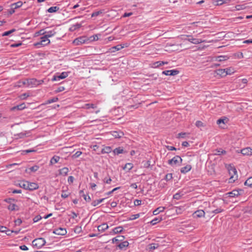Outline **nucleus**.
Returning <instances> with one entry per match:
<instances>
[{"instance_id":"f257e3e1","label":"nucleus","mask_w":252,"mask_h":252,"mask_svg":"<svg viewBox=\"0 0 252 252\" xmlns=\"http://www.w3.org/2000/svg\"><path fill=\"white\" fill-rule=\"evenodd\" d=\"M225 167L227 169L229 174L230 176V179L233 181L235 180L234 176L236 175L235 178H237V170L234 166L232 164H225Z\"/></svg>"},{"instance_id":"f03ea898","label":"nucleus","mask_w":252,"mask_h":252,"mask_svg":"<svg viewBox=\"0 0 252 252\" xmlns=\"http://www.w3.org/2000/svg\"><path fill=\"white\" fill-rule=\"evenodd\" d=\"M50 43V40L47 37V36L44 35L40 38V41L35 43L34 45L37 48H40L48 45Z\"/></svg>"},{"instance_id":"7ed1b4c3","label":"nucleus","mask_w":252,"mask_h":252,"mask_svg":"<svg viewBox=\"0 0 252 252\" xmlns=\"http://www.w3.org/2000/svg\"><path fill=\"white\" fill-rule=\"evenodd\" d=\"M32 243L33 246L36 247L37 249H40L45 245L46 241L43 238H38L33 240Z\"/></svg>"},{"instance_id":"20e7f679","label":"nucleus","mask_w":252,"mask_h":252,"mask_svg":"<svg viewBox=\"0 0 252 252\" xmlns=\"http://www.w3.org/2000/svg\"><path fill=\"white\" fill-rule=\"evenodd\" d=\"M156 162L155 158H150L144 160L141 162V167L144 168H150L153 166Z\"/></svg>"},{"instance_id":"39448f33","label":"nucleus","mask_w":252,"mask_h":252,"mask_svg":"<svg viewBox=\"0 0 252 252\" xmlns=\"http://www.w3.org/2000/svg\"><path fill=\"white\" fill-rule=\"evenodd\" d=\"M126 153H127V151L123 147H118L112 151V155L114 156H118L120 154Z\"/></svg>"},{"instance_id":"423d86ee","label":"nucleus","mask_w":252,"mask_h":252,"mask_svg":"<svg viewBox=\"0 0 252 252\" xmlns=\"http://www.w3.org/2000/svg\"><path fill=\"white\" fill-rule=\"evenodd\" d=\"M68 76V73L66 72H63L61 73H57L55 75L52 79V81H59L61 79L65 78Z\"/></svg>"},{"instance_id":"0eeeda50","label":"nucleus","mask_w":252,"mask_h":252,"mask_svg":"<svg viewBox=\"0 0 252 252\" xmlns=\"http://www.w3.org/2000/svg\"><path fill=\"white\" fill-rule=\"evenodd\" d=\"M41 82H42V81H39L34 78L27 80V83L28 84V86H31L32 87L41 84Z\"/></svg>"},{"instance_id":"6e6552de","label":"nucleus","mask_w":252,"mask_h":252,"mask_svg":"<svg viewBox=\"0 0 252 252\" xmlns=\"http://www.w3.org/2000/svg\"><path fill=\"white\" fill-rule=\"evenodd\" d=\"M96 105L93 103L80 104V109H90V108H96Z\"/></svg>"},{"instance_id":"1a4fd4ad","label":"nucleus","mask_w":252,"mask_h":252,"mask_svg":"<svg viewBox=\"0 0 252 252\" xmlns=\"http://www.w3.org/2000/svg\"><path fill=\"white\" fill-rule=\"evenodd\" d=\"M187 36L188 37V38L185 39V40H187L193 44H198L203 42L201 39L193 38L191 35H187Z\"/></svg>"},{"instance_id":"9d476101","label":"nucleus","mask_w":252,"mask_h":252,"mask_svg":"<svg viewBox=\"0 0 252 252\" xmlns=\"http://www.w3.org/2000/svg\"><path fill=\"white\" fill-rule=\"evenodd\" d=\"M128 44H127V43L124 44L123 45H122V44L117 45L115 46H113V47H111L110 49V52L112 53V52H115L116 51L120 50L121 49H123L125 47H128Z\"/></svg>"},{"instance_id":"9b49d317","label":"nucleus","mask_w":252,"mask_h":252,"mask_svg":"<svg viewBox=\"0 0 252 252\" xmlns=\"http://www.w3.org/2000/svg\"><path fill=\"white\" fill-rule=\"evenodd\" d=\"M53 233L58 235H64L66 233V230L64 228L59 227L55 228L53 230Z\"/></svg>"},{"instance_id":"f8f14e48","label":"nucleus","mask_w":252,"mask_h":252,"mask_svg":"<svg viewBox=\"0 0 252 252\" xmlns=\"http://www.w3.org/2000/svg\"><path fill=\"white\" fill-rule=\"evenodd\" d=\"M179 73V70L177 69L168 70L162 71V73L165 75L175 76Z\"/></svg>"},{"instance_id":"ddd939ff","label":"nucleus","mask_w":252,"mask_h":252,"mask_svg":"<svg viewBox=\"0 0 252 252\" xmlns=\"http://www.w3.org/2000/svg\"><path fill=\"white\" fill-rule=\"evenodd\" d=\"M43 31V30H41L40 31V33L41 34H45V35L46 36H47V37L48 38L49 37H51L53 36H54L56 32H55V30H50V31H45V32H43L42 33V32Z\"/></svg>"},{"instance_id":"4468645a","label":"nucleus","mask_w":252,"mask_h":252,"mask_svg":"<svg viewBox=\"0 0 252 252\" xmlns=\"http://www.w3.org/2000/svg\"><path fill=\"white\" fill-rule=\"evenodd\" d=\"M167 62L158 61L151 63V66L153 68H157L164 64H167Z\"/></svg>"},{"instance_id":"2eb2a0df","label":"nucleus","mask_w":252,"mask_h":252,"mask_svg":"<svg viewBox=\"0 0 252 252\" xmlns=\"http://www.w3.org/2000/svg\"><path fill=\"white\" fill-rule=\"evenodd\" d=\"M28 190H33L38 189L39 188V186L37 183H31L29 182L28 183Z\"/></svg>"},{"instance_id":"dca6fc26","label":"nucleus","mask_w":252,"mask_h":252,"mask_svg":"<svg viewBox=\"0 0 252 252\" xmlns=\"http://www.w3.org/2000/svg\"><path fill=\"white\" fill-rule=\"evenodd\" d=\"M241 153L244 156H252V149L250 147L244 148L241 150Z\"/></svg>"},{"instance_id":"f3484780","label":"nucleus","mask_w":252,"mask_h":252,"mask_svg":"<svg viewBox=\"0 0 252 252\" xmlns=\"http://www.w3.org/2000/svg\"><path fill=\"white\" fill-rule=\"evenodd\" d=\"M26 108V104L24 103H21L19 105H17L11 108V111H15V110H22Z\"/></svg>"},{"instance_id":"a211bd4d","label":"nucleus","mask_w":252,"mask_h":252,"mask_svg":"<svg viewBox=\"0 0 252 252\" xmlns=\"http://www.w3.org/2000/svg\"><path fill=\"white\" fill-rule=\"evenodd\" d=\"M124 237L122 235H119L112 239V243L119 244L120 242L123 241Z\"/></svg>"},{"instance_id":"6ab92c4d","label":"nucleus","mask_w":252,"mask_h":252,"mask_svg":"<svg viewBox=\"0 0 252 252\" xmlns=\"http://www.w3.org/2000/svg\"><path fill=\"white\" fill-rule=\"evenodd\" d=\"M108 228V225H107V224L104 223H102V224L98 225L97 227V229H98V231L103 232L106 229H107Z\"/></svg>"},{"instance_id":"aec40b11","label":"nucleus","mask_w":252,"mask_h":252,"mask_svg":"<svg viewBox=\"0 0 252 252\" xmlns=\"http://www.w3.org/2000/svg\"><path fill=\"white\" fill-rule=\"evenodd\" d=\"M229 197H234L240 195L239 192L237 190H233L232 191L227 193Z\"/></svg>"},{"instance_id":"412c9836","label":"nucleus","mask_w":252,"mask_h":252,"mask_svg":"<svg viewBox=\"0 0 252 252\" xmlns=\"http://www.w3.org/2000/svg\"><path fill=\"white\" fill-rule=\"evenodd\" d=\"M205 212L202 210H199L195 211L194 213V215L197 218H201L202 217H204Z\"/></svg>"},{"instance_id":"4be33fe9","label":"nucleus","mask_w":252,"mask_h":252,"mask_svg":"<svg viewBox=\"0 0 252 252\" xmlns=\"http://www.w3.org/2000/svg\"><path fill=\"white\" fill-rule=\"evenodd\" d=\"M226 153V151L222 150V149H217L213 152V155L220 156L221 155H224Z\"/></svg>"},{"instance_id":"5701e85b","label":"nucleus","mask_w":252,"mask_h":252,"mask_svg":"<svg viewBox=\"0 0 252 252\" xmlns=\"http://www.w3.org/2000/svg\"><path fill=\"white\" fill-rule=\"evenodd\" d=\"M129 245V243L127 241H124L118 245L119 249L121 250H123L126 247H127Z\"/></svg>"},{"instance_id":"b1692460","label":"nucleus","mask_w":252,"mask_h":252,"mask_svg":"<svg viewBox=\"0 0 252 252\" xmlns=\"http://www.w3.org/2000/svg\"><path fill=\"white\" fill-rule=\"evenodd\" d=\"M191 166L190 165H187L186 166L181 168V172L185 174L190 170Z\"/></svg>"},{"instance_id":"393cba45","label":"nucleus","mask_w":252,"mask_h":252,"mask_svg":"<svg viewBox=\"0 0 252 252\" xmlns=\"http://www.w3.org/2000/svg\"><path fill=\"white\" fill-rule=\"evenodd\" d=\"M215 72L217 75H220L221 77H224L226 76L225 69H217L215 71Z\"/></svg>"},{"instance_id":"a878e982","label":"nucleus","mask_w":252,"mask_h":252,"mask_svg":"<svg viewBox=\"0 0 252 252\" xmlns=\"http://www.w3.org/2000/svg\"><path fill=\"white\" fill-rule=\"evenodd\" d=\"M28 181H21L20 182L19 184H18V186L20 187V188H23L25 189H28Z\"/></svg>"},{"instance_id":"bb28decb","label":"nucleus","mask_w":252,"mask_h":252,"mask_svg":"<svg viewBox=\"0 0 252 252\" xmlns=\"http://www.w3.org/2000/svg\"><path fill=\"white\" fill-rule=\"evenodd\" d=\"M165 209V207H159L158 208H157L156 209H155L154 211H153V214L154 215H157L160 212H162L164 211Z\"/></svg>"},{"instance_id":"cd10ccee","label":"nucleus","mask_w":252,"mask_h":252,"mask_svg":"<svg viewBox=\"0 0 252 252\" xmlns=\"http://www.w3.org/2000/svg\"><path fill=\"white\" fill-rule=\"evenodd\" d=\"M68 172V169L67 167H63L62 169L59 170V174L63 176L67 175Z\"/></svg>"},{"instance_id":"c85d7f7f","label":"nucleus","mask_w":252,"mask_h":252,"mask_svg":"<svg viewBox=\"0 0 252 252\" xmlns=\"http://www.w3.org/2000/svg\"><path fill=\"white\" fill-rule=\"evenodd\" d=\"M22 2L20 1L14 3L11 5L12 9H15L17 8H19L22 5Z\"/></svg>"},{"instance_id":"c756f323","label":"nucleus","mask_w":252,"mask_h":252,"mask_svg":"<svg viewBox=\"0 0 252 252\" xmlns=\"http://www.w3.org/2000/svg\"><path fill=\"white\" fill-rule=\"evenodd\" d=\"M113 135L115 138H121V137L123 136L124 133L123 132H122V131L118 132V131H113Z\"/></svg>"},{"instance_id":"7c9ffc66","label":"nucleus","mask_w":252,"mask_h":252,"mask_svg":"<svg viewBox=\"0 0 252 252\" xmlns=\"http://www.w3.org/2000/svg\"><path fill=\"white\" fill-rule=\"evenodd\" d=\"M8 209L10 211H15L18 210V207L15 204H10L7 207Z\"/></svg>"},{"instance_id":"2f4dec72","label":"nucleus","mask_w":252,"mask_h":252,"mask_svg":"<svg viewBox=\"0 0 252 252\" xmlns=\"http://www.w3.org/2000/svg\"><path fill=\"white\" fill-rule=\"evenodd\" d=\"M59 10V7L58 6H52L47 9V12L49 13H53Z\"/></svg>"},{"instance_id":"473e14b6","label":"nucleus","mask_w":252,"mask_h":252,"mask_svg":"<svg viewBox=\"0 0 252 252\" xmlns=\"http://www.w3.org/2000/svg\"><path fill=\"white\" fill-rule=\"evenodd\" d=\"M225 72L226 76L227 75H231L233 74L235 72V71L233 68L229 67L225 69Z\"/></svg>"},{"instance_id":"72a5a7b5","label":"nucleus","mask_w":252,"mask_h":252,"mask_svg":"<svg viewBox=\"0 0 252 252\" xmlns=\"http://www.w3.org/2000/svg\"><path fill=\"white\" fill-rule=\"evenodd\" d=\"M244 185L252 188V177L249 178L245 182Z\"/></svg>"},{"instance_id":"f704fd0d","label":"nucleus","mask_w":252,"mask_h":252,"mask_svg":"<svg viewBox=\"0 0 252 252\" xmlns=\"http://www.w3.org/2000/svg\"><path fill=\"white\" fill-rule=\"evenodd\" d=\"M133 167V164L131 163H126L125 166L123 167L124 170L129 171Z\"/></svg>"},{"instance_id":"c9c22d12","label":"nucleus","mask_w":252,"mask_h":252,"mask_svg":"<svg viewBox=\"0 0 252 252\" xmlns=\"http://www.w3.org/2000/svg\"><path fill=\"white\" fill-rule=\"evenodd\" d=\"M123 228L122 226H118L114 228L113 230L115 234L121 233L123 231Z\"/></svg>"},{"instance_id":"e433bc0d","label":"nucleus","mask_w":252,"mask_h":252,"mask_svg":"<svg viewBox=\"0 0 252 252\" xmlns=\"http://www.w3.org/2000/svg\"><path fill=\"white\" fill-rule=\"evenodd\" d=\"M104 199H105V198H102L100 199L94 200L92 202V205L93 206H96V205H98L99 203H101Z\"/></svg>"},{"instance_id":"4c0bfd02","label":"nucleus","mask_w":252,"mask_h":252,"mask_svg":"<svg viewBox=\"0 0 252 252\" xmlns=\"http://www.w3.org/2000/svg\"><path fill=\"white\" fill-rule=\"evenodd\" d=\"M101 36L100 34H96L91 36L90 38V40L91 41H97L99 37Z\"/></svg>"},{"instance_id":"58836bf2","label":"nucleus","mask_w":252,"mask_h":252,"mask_svg":"<svg viewBox=\"0 0 252 252\" xmlns=\"http://www.w3.org/2000/svg\"><path fill=\"white\" fill-rule=\"evenodd\" d=\"M183 195V194L181 192H177L173 195V198L176 200H179Z\"/></svg>"},{"instance_id":"ea45409f","label":"nucleus","mask_w":252,"mask_h":252,"mask_svg":"<svg viewBox=\"0 0 252 252\" xmlns=\"http://www.w3.org/2000/svg\"><path fill=\"white\" fill-rule=\"evenodd\" d=\"M161 220H162L161 218H156L151 221V223L152 225H155L158 222H160Z\"/></svg>"},{"instance_id":"a19ab883","label":"nucleus","mask_w":252,"mask_h":252,"mask_svg":"<svg viewBox=\"0 0 252 252\" xmlns=\"http://www.w3.org/2000/svg\"><path fill=\"white\" fill-rule=\"evenodd\" d=\"M16 31L15 29H13L9 31H6V32H4L2 34V36H8L9 35V34H10L11 33H13V32H14L15 31Z\"/></svg>"},{"instance_id":"79ce46f5","label":"nucleus","mask_w":252,"mask_h":252,"mask_svg":"<svg viewBox=\"0 0 252 252\" xmlns=\"http://www.w3.org/2000/svg\"><path fill=\"white\" fill-rule=\"evenodd\" d=\"M149 249L150 250H153L157 248H158L159 247L158 244H155V243H152L150 245Z\"/></svg>"},{"instance_id":"37998d69","label":"nucleus","mask_w":252,"mask_h":252,"mask_svg":"<svg viewBox=\"0 0 252 252\" xmlns=\"http://www.w3.org/2000/svg\"><path fill=\"white\" fill-rule=\"evenodd\" d=\"M32 151H32V150H24V151L19 152H18V154H19L18 156H25L26 154L31 152H32Z\"/></svg>"},{"instance_id":"c03bdc74","label":"nucleus","mask_w":252,"mask_h":252,"mask_svg":"<svg viewBox=\"0 0 252 252\" xmlns=\"http://www.w3.org/2000/svg\"><path fill=\"white\" fill-rule=\"evenodd\" d=\"M58 100V98L55 97H53L52 98L49 99L48 100H47V102H46V104H50V103H52L53 102H55L57 101Z\"/></svg>"},{"instance_id":"a18cd8bd","label":"nucleus","mask_w":252,"mask_h":252,"mask_svg":"<svg viewBox=\"0 0 252 252\" xmlns=\"http://www.w3.org/2000/svg\"><path fill=\"white\" fill-rule=\"evenodd\" d=\"M112 151L113 150H112L111 148L109 146L106 147L103 149V151L104 152V153L108 154L110 153L111 152L112 153Z\"/></svg>"},{"instance_id":"49530a36","label":"nucleus","mask_w":252,"mask_h":252,"mask_svg":"<svg viewBox=\"0 0 252 252\" xmlns=\"http://www.w3.org/2000/svg\"><path fill=\"white\" fill-rule=\"evenodd\" d=\"M103 13V10L94 11L92 14V17H96Z\"/></svg>"},{"instance_id":"de8ad7c7","label":"nucleus","mask_w":252,"mask_h":252,"mask_svg":"<svg viewBox=\"0 0 252 252\" xmlns=\"http://www.w3.org/2000/svg\"><path fill=\"white\" fill-rule=\"evenodd\" d=\"M39 168V166L37 165H34L32 167H31L29 168V170L31 172H35Z\"/></svg>"},{"instance_id":"09e8293b","label":"nucleus","mask_w":252,"mask_h":252,"mask_svg":"<svg viewBox=\"0 0 252 252\" xmlns=\"http://www.w3.org/2000/svg\"><path fill=\"white\" fill-rule=\"evenodd\" d=\"M173 178V177H172V174L171 173H168V174H167L165 176V178H164V179L166 181H170L171 180H172V179Z\"/></svg>"},{"instance_id":"8fccbe9b","label":"nucleus","mask_w":252,"mask_h":252,"mask_svg":"<svg viewBox=\"0 0 252 252\" xmlns=\"http://www.w3.org/2000/svg\"><path fill=\"white\" fill-rule=\"evenodd\" d=\"M228 59V58L226 56H219L217 58V60L221 62L223 61H225Z\"/></svg>"},{"instance_id":"3c124183","label":"nucleus","mask_w":252,"mask_h":252,"mask_svg":"<svg viewBox=\"0 0 252 252\" xmlns=\"http://www.w3.org/2000/svg\"><path fill=\"white\" fill-rule=\"evenodd\" d=\"M227 118H225L224 119H219L217 121V124L218 125H220V124L222 123L224 124L225 123V121H226Z\"/></svg>"},{"instance_id":"603ef678","label":"nucleus","mask_w":252,"mask_h":252,"mask_svg":"<svg viewBox=\"0 0 252 252\" xmlns=\"http://www.w3.org/2000/svg\"><path fill=\"white\" fill-rule=\"evenodd\" d=\"M177 163H179V161L174 158H171L168 160V163L170 164H176Z\"/></svg>"},{"instance_id":"864d4df0","label":"nucleus","mask_w":252,"mask_h":252,"mask_svg":"<svg viewBox=\"0 0 252 252\" xmlns=\"http://www.w3.org/2000/svg\"><path fill=\"white\" fill-rule=\"evenodd\" d=\"M65 90V88L63 86L58 87L55 91L56 93H59Z\"/></svg>"},{"instance_id":"5fc2aeb1","label":"nucleus","mask_w":252,"mask_h":252,"mask_svg":"<svg viewBox=\"0 0 252 252\" xmlns=\"http://www.w3.org/2000/svg\"><path fill=\"white\" fill-rule=\"evenodd\" d=\"M30 96L29 94L27 93H24L20 95V98L21 99H26L28 97Z\"/></svg>"},{"instance_id":"6e6d98bb","label":"nucleus","mask_w":252,"mask_h":252,"mask_svg":"<svg viewBox=\"0 0 252 252\" xmlns=\"http://www.w3.org/2000/svg\"><path fill=\"white\" fill-rule=\"evenodd\" d=\"M189 134L188 133H187L186 132H181V133H178V136L177 137L178 138H185L187 135Z\"/></svg>"},{"instance_id":"4d7b16f0","label":"nucleus","mask_w":252,"mask_h":252,"mask_svg":"<svg viewBox=\"0 0 252 252\" xmlns=\"http://www.w3.org/2000/svg\"><path fill=\"white\" fill-rule=\"evenodd\" d=\"M78 214L75 213L73 211H70V213L68 214V216L72 217V218H75L77 217Z\"/></svg>"},{"instance_id":"13d9d810","label":"nucleus","mask_w":252,"mask_h":252,"mask_svg":"<svg viewBox=\"0 0 252 252\" xmlns=\"http://www.w3.org/2000/svg\"><path fill=\"white\" fill-rule=\"evenodd\" d=\"M140 217L139 214H136L135 215H132L130 217V220H134L137 218H138Z\"/></svg>"},{"instance_id":"bf43d9fd","label":"nucleus","mask_w":252,"mask_h":252,"mask_svg":"<svg viewBox=\"0 0 252 252\" xmlns=\"http://www.w3.org/2000/svg\"><path fill=\"white\" fill-rule=\"evenodd\" d=\"M195 125L198 127H200L204 126L203 123L200 121H196L195 123Z\"/></svg>"},{"instance_id":"052dcab7","label":"nucleus","mask_w":252,"mask_h":252,"mask_svg":"<svg viewBox=\"0 0 252 252\" xmlns=\"http://www.w3.org/2000/svg\"><path fill=\"white\" fill-rule=\"evenodd\" d=\"M223 211V209L221 208H218L212 211V213L215 214L221 213Z\"/></svg>"},{"instance_id":"680f3d73","label":"nucleus","mask_w":252,"mask_h":252,"mask_svg":"<svg viewBox=\"0 0 252 252\" xmlns=\"http://www.w3.org/2000/svg\"><path fill=\"white\" fill-rule=\"evenodd\" d=\"M41 217L39 215H37L36 216H35L33 219V220L34 222H37L38 221H39V220H40L41 219Z\"/></svg>"},{"instance_id":"e2e57ef3","label":"nucleus","mask_w":252,"mask_h":252,"mask_svg":"<svg viewBox=\"0 0 252 252\" xmlns=\"http://www.w3.org/2000/svg\"><path fill=\"white\" fill-rule=\"evenodd\" d=\"M134 204L135 206H139L141 204V200L138 199H135L134 201Z\"/></svg>"},{"instance_id":"0e129e2a","label":"nucleus","mask_w":252,"mask_h":252,"mask_svg":"<svg viewBox=\"0 0 252 252\" xmlns=\"http://www.w3.org/2000/svg\"><path fill=\"white\" fill-rule=\"evenodd\" d=\"M225 2V0H218L216 1V5H220Z\"/></svg>"},{"instance_id":"69168bd1","label":"nucleus","mask_w":252,"mask_h":252,"mask_svg":"<svg viewBox=\"0 0 252 252\" xmlns=\"http://www.w3.org/2000/svg\"><path fill=\"white\" fill-rule=\"evenodd\" d=\"M78 28H79V25L78 24H75L74 25L72 26L70 28V30L73 31L76 30V29H77Z\"/></svg>"},{"instance_id":"338daca9","label":"nucleus","mask_w":252,"mask_h":252,"mask_svg":"<svg viewBox=\"0 0 252 252\" xmlns=\"http://www.w3.org/2000/svg\"><path fill=\"white\" fill-rule=\"evenodd\" d=\"M111 181H112V180H111V178H105L103 180L104 182L106 184H110Z\"/></svg>"},{"instance_id":"774afa93","label":"nucleus","mask_w":252,"mask_h":252,"mask_svg":"<svg viewBox=\"0 0 252 252\" xmlns=\"http://www.w3.org/2000/svg\"><path fill=\"white\" fill-rule=\"evenodd\" d=\"M22 222L21 219H18L15 220V223L16 225H20Z\"/></svg>"}]
</instances>
